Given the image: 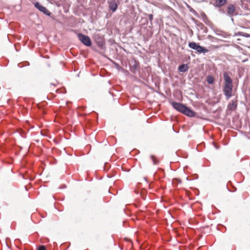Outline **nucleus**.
<instances>
[{"mask_svg": "<svg viewBox=\"0 0 250 250\" xmlns=\"http://www.w3.org/2000/svg\"><path fill=\"white\" fill-rule=\"evenodd\" d=\"M159 171H160V172H163V170H162V169H159V170H158V169H157V173H158V172H159Z\"/></svg>", "mask_w": 250, "mask_h": 250, "instance_id": "16", "label": "nucleus"}, {"mask_svg": "<svg viewBox=\"0 0 250 250\" xmlns=\"http://www.w3.org/2000/svg\"><path fill=\"white\" fill-rule=\"evenodd\" d=\"M109 9L114 12L117 9L118 5L115 0H108L107 1Z\"/></svg>", "mask_w": 250, "mask_h": 250, "instance_id": "6", "label": "nucleus"}, {"mask_svg": "<svg viewBox=\"0 0 250 250\" xmlns=\"http://www.w3.org/2000/svg\"><path fill=\"white\" fill-rule=\"evenodd\" d=\"M97 43L98 44V45H99V46H102V45L103 44V41H102V38H100V41H98H98H97Z\"/></svg>", "mask_w": 250, "mask_h": 250, "instance_id": "14", "label": "nucleus"}, {"mask_svg": "<svg viewBox=\"0 0 250 250\" xmlns=\"http://www.w3.org/2000/svg\"><path fill=\"white\" fill-rule=\"evenodd\" d=\"M223 92L227 100H229L232 96V85L224 84Z\"/></svg>", "mask_w": 250, "mask_h": 250, "instance_id": "4", "label": "nucleus"}, {"mask_svg": "<svg viewBox=\"0 0 250 250\" xmlns=\"http://www.w3.org/2000/svg\"><path fill=\"white\" fill-rule=\"evenodd\" d=\"M189 47L197 51L199 53H206L208 52V50L200 46L199 44L195 42H190L188 43Z\"/></svg>", "mask_w": 250, "mask_h": 250, "instance_id": "2", "label": "nucleus"}, {"mask_svg": "<svg viewBox=\"0 0 250 250\" xmlns=\"http://www.w3.org/2000/svg\"><path fill=\"white\" fill-rule=\"evenodd\" d=\"M152 15H150V19H151Z\"/></svg>", "mask_w": 250, "mask_h": 250, "instance_id": "18", "label": "nucleus"}, {"mask_svg": "<svg viewBox=\"0 0 250 250\" xmlns=\"http://www.w3.org/2000/svg\"><path fill=\"white\" fill-rule=\"evenodd\" d=\"M151 159L152 161H153L154 165H155L156 163L155 156L153 155L151 156Z\"/></svg>", "mask_w": 250, "mask_h": 250, "instance_id": "15", "label": "nucleus"}, {"mask_svg": "<svg viewBox=\"0 0 250 250\" xmlns=\"http://www.w3.org/2000/svg\"><path fill=\"white\" fill-rule=\"evenodd\" d=\"M51 85H53L54 86L56 85V83H51Z\"/></svg>", "mask_w": 250, "mask_h": 250, "instance_id": "17", "label": "nucleus"}, {"mask_svg": "<svg viewBox=\"0 0 250 250\" xmlns=\"http://www.w3.org/2000/svg\"><path fill=\"white\" fill-rule=\"evenodd\" d=\"M235 11V8L233 4H230L227 7V14L229 16H232Z\"/></svg>", "mask_w": 250, "mask_h": 250, "instance_id": "7", "label": "nucleus"}, {"mask_svg": "<svg viewBox=\"0 0 250 250\" xmlns=\"http://www.w3.org/2000/svg\"><path fill=\"white\" fill-rule=\"evenodd\" d=\"M78 37L79 40L86 46H90L91 45V40L87 36L79 33L78 34Z\"/></svg>", "mask_w": 250, "mask_h": 250, "instance_id": "3", "label": "nucleus"}, {"mask_svg": "<svg viewBox=\"0 0 250 250\" xmlns=\"http://www.w3.org/2000/svg\"><path fill=\"white\" fill-rule=\"evenodd\" d=\"M237 107V102L231 101L228 105V109L230 110H233L236 108Z\"/></svg>", "mask_w": 250, "mask_h": 250, "instance_id": "9", "label": "nucleus"}, {"mask_svg": "<svg viewBox=\"0 0 250 250\" xmlns=\"http://www.w3.org/2000/svg\"><path fill=\"white\" fill-rule=\"evenodd\" d=\"M249 37H250V36H249Z\"/></svg>", "mask_w": 250, "mask_h": 250, "instance_id": "19", "label": "nucleus"}, {"mask_svg": "<svg viewBox=\"0 0 250 250\" xmlns=\"http://www.w3.org/2000/svg\"><path fill=\"white\" fill-rule=\"evenodd\" d=\"M227 2V0H216L215 2L216 6L221 7L225 5Z\"/></svg>", "mask_w": 250, "mask_h": 250, "instance_id": "11", "label": "nucleus"}, {"mask_svg": "<svg viewBox=\"0 0 250 250\" xmlns=\"http://www.w3.org/2000/svg\"><path fill=\"white\" fill-rule=\"evenodd\" d=\"M38 250H46V248L44 246L42 245L38 248Z\"/></svg>", "mask_w": 250, "mask_h": 250, "instance_id": "13", "label": "nucleus"}, {"mask_svg": "<svg viewBox=\"0 0 250 250\" xmlns=\"http://www.w3.org/2000/svg\"><path fill=\"white\" fill-rule=\"evenodd\" d=\"M188 69V66L187 64H183L180 65L178 67V70L180 72H185Z\"/></svg>", "mask_w": 250, "mask_h": 250, "instance_id": "10", "label": "nucleus"}, {"mask_svg": "<svg viewBox=\"0 0 250 250\" xmlns=\"http://www.w3.org/2000/svg\"><path fill=\"white\" fill-rule=\"evenodd\" d=\"M35 6L36 8L39 9L41 12L43 13L44 14L49 16L50 12L44 6L42 5L39 2H36L35 4Z\"/></svg>", "mask_w": 250, "mask_h": 250, "instance_id": "5", "label": "nucleus"}, {"mask_svg": "<svg viewBox=\"0 0 250 250\" xmlns=\"http://www.w3.org/2000/svg\"><path fill=\"white\" fill-rule=\"evenodd\" d=\"M225 84L232 85V81L227 72L224 73Z\"/></svg>", "mask_w": 250, "mask_h": 250, "instance_id": "8", "label": "nucleus"}, {"mask_svg": "<svg viewBox=\"0 0 250 250\" xmlns=\"http://www.w3.org/2000/svg\"><path fill=\"white\" fill-rule=\"evenodd\" d=\"M207 81L209 84H212L214 83V78L211 76L208 75L207 77Z\"/></svg>", "mask_w": 250, "mask_h": 250, "instance_id": "12", "label": "nucleus"}, {"mask_svg": "<svg viewBox=\"0 0 250 250\" xmlns=\"http://www.w3.org/2000/svg\"><path fill=\"white\" fill-rule=\"evenodd\" d=\"M172 105L176 110L190 117H193L195 116V113L193 110L181 103L173 102Z\"/></svg>", "mask_w": 250, "mask_h": 250, "instance_id": "1", "label": "nucleus"}]
</instances>
